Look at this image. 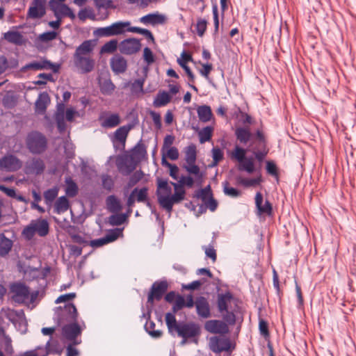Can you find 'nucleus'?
I'll return each mask as SVG.
<instances>
[{
    "instance_id": "f257e3e1",
    "label": "nucleus",
    "mask_w": 356,
    "mask_h": 356,
    "mask_svg": "<svg viewBox=\"0 0 356 356\" xmlns=\"http://www.w3.org/2000/svg\"><path fill=\"white\" fill-rule=\"evenodd\" d=\"M168 332L175 336V333L181 338H195L200 335V326L193 322L177 323L175 316L168 312L165 316Z\"/></svg>"
},
{
    "instance_id": "f03ea898",
    "label": "nucleus",
    "mask_w": 356,
    "mask_h": 356,
    "mask_svg": "<svg viewBox=\"0 0 356 356\" xmlns=\"http://www.w3.org/2000/svg\"><path fill=\"white\" fill-rule=\"evenodd\" d=\"M94 47L93 41L86 40L76 49L73 56L74 63L81 73H88L94 69L95 60L90 56Z\"/></svg>"
},
{
    "instance_id": "7ed1b4c3",
    "label": "nucleus",
    "mask_w": 356,
    "mask_h": 356,
    "mask_svg": "<svg viewBox=\"0 0 356 356\" xmlns=\"http://www.w3.org/2000/svg\"><path fill=\"white\" fill-rule=\"evenodd\" d=\"M59 316L60 323L64 321L72 322L63 326V334L69 340L74 339L81 333V328L76 323L78 313L76 307L71 303L65 305Z\"/></svg>"
},
{
    "instance_id": "20e7f679",
    "label": "nucleus",
    "mask_w": 356,
    "mask_h": 356,
    "mask_svg": "<svg viewBox=\"0 0 356 356\" xmlns=\"http://www.w3.org/2000/svg\"><path fill=\"white\" fill-rule=\"evenodd\" d=\"M26 145L31 153L40 154L47 149V140L42 134L38 131H32L26 137Z\"/></svg>"
},
{
    "instance_id": "39448f33",
    "label": "nucleus",
    "mask_w": 356,
    "mask_h": 356,
    "mask_svg": "<svg viewBox=\"0 0 356 356\" xmlns=\"http://www.w3.org/2000/svg\"><path fill=\"white\" fill-rule=\"evenodd\" d=\"M49 233V223L45 219L38 218L33 220L26 226L23 231L22 235L27 239L31 240L35 234L40 236H45Z\"/></svg>"
},
{
    "instance_id": "423d86ee",
    "label": "nucleus",
    "mask_w": 356,
    "mask_h": 356,
    "mask_svg": "<svg viewBox=\"0 0 356 356\" xmlns=\"http://www.w3.org/2000/svg\"><path fill=\"white\" fill-rule=\"evenodd\" d=\"M138 162L139 159H137L133 154H124L117 157L116 166L121 174L127 176L134 172Z\"/></svg>"
},
{
    "instance_id": "0eeeda50",
    "label": "nucleus",
    "mask_w": 356,
    "mask_h": 356,
    "mask_svg": "<svg viewBox=\"0 0 356 356\" xmlns=\"http://www.w3.org/2000/svg\"><path fill=\"white\" fill-rule=\"evenodd\" d=\"M129 22H118L111 26L98 28L93 31L95 36L98 38L111 37L123 33L125 28L129 26Z\"/></svg>"
},
{
    "instance_id": "6e6552de",
    "label": "nucleus",
    "mask_w": 356,
    "mask_h": 356,
    "mask_svg": "<svg viewBox=\"0 0 356 356\" xmlns=\"http://www.w3.org/2000/svg\"><path fill=\"white\" fill-rule=\"evenodd\" d=\"M185 191L181 189V191H176L173 195L162 194L158 192V201L160 205L170 213L175 204L179 203L184 199Z\"/></svg>"
},
{
    "instance_id": "1a4fd4ad",
    "label": "nucleus",
    "mask_w": 356,
    "mask_h": 356,
    "mask_svg": "<svg viewBox=\"0 0 356 356\" xmlns=\"http://www.w3.org/2000/svg\"><path fill=\"white\" fill-rule=\"evenodd\" d=\"M13 293V300L18 303H25L27 302L29 295V289L24 284L15 283L10 287Z\"/></svg>"
},
{
    "instance_id": "9d476101",
    "label": "nucleus",
    "mask_w": 356,
    "mask_h": 356,
    "mask_svg": "<svg viewBox=\"0 0 356 356\" xmlns=\"http://www.w3.org/2000/svg\"><path fill=\"white\" fill-rule=\"evenodd\" d=\"M47 0H33L28 10L27 17L40 19L46 14Z\"/></svg>"
},
{
    "instance_id": "9b49d317",
    "label": "nucleus",
    "mask_w": 356,
    "mask_h": 356,
    "mask_svg": "<svg viewBox=\"0 0 356 356\" xmlns=\"http://www.w3.org/2000/svg\"><path fill=\"white\" fill-rule=\"evenodd\" d=\"M141 47L140 40L136 38H128L119 44V50L122 54L131 55L138 52Z\"/></svg>"
},
{
    "instance_id": "f8f14e48",
    "label": "nucleus",
    "mask_w": 356,
    "mask_h": 356,
    "mask_svg": "<svg viewBox=\"0 0 356 356\" xmlns=\"http://www.w3.org/2000/svg\"><path fill=\"white\" fill-rule=\"evenodd\" d=\"M45 168V165L40 158L33 157L28 160L25 163L24 170L27 175H40Z\"/></svg>"
},
{
    "instance_id": "ddd939ff",
    "label": "nucleus",
    "mask_w": 356,
    "mask_h": 356,
    "mask_svg": "<svg viewBox=\"0 0 356 356\" xmlns=\"http://www.w3.org/2000/svg\"><path fill=\"white\" fill-rule=\"evenodd\" d=\"M122 234V231L120 229H114L109 231L104 237L92 240L90 243V246L92 248H99L106 244L115 241L120 234Z\"/></svg>"
},
{
    "instance_id": "4468645a",
    "label": "nucleus",
    "mask_w": 356,
    "mask_h": 356,
    "mask_svg": "<svg viewBox=\"0 0 356 356\" xmlns=\"http://www.w3.org/2000/svg\"><path fill=\"white\" fill-rule=\"evenodd\" d=\"M168 289V284L166 282H154L151 289V291L148 295L147 302L150 304L154 303V299L159 300L163 293Z\"/></svg>"
},
{
    "instance_id": "2eb2a0df",
    "label": "nucleus",
    "mask_w": 356,
    "mask_h": 356,
    "mask_svg": "<svg viewBox=\"0 0 356 356\" xmlns=\"http://www.w3.org/2000/svg\"><path fill=\"white\" fill-rule=\"evenodd\" d=\"M60 68V65L57 64H53L49 60H42L40 61H33L32 63L26 64L24 67V70H52L54 72H57Z\"/></svg>"
},
{
    "instance_id": "dca6fc26",
    "label": "nucleus",
    "mask_w": 356,
    "mask_h": 356,
    "mask_svg": "<svg viewBox=\"0 0 356 356\" xmlns=\"http://www.w3.org/2000/svg\"><path fill=\"white\" fill-rule=\"evenodd\" d=\"M209 347L213 353H220L222 351H228L231 348V343L227 339L213 337L209 340Z\"/></svg>"
},
{
    "instance_id": "f3484780",
    "label": "nucleus",
    "mask_w": 356,
    "mask_h": 356,
    "mask_svg": "<svg viewBox=\"0 0 356 356\" xmlns=\"http://www.w3.org/2000/svg\"><path fill=\"white\" fill-rule=\"evenodd\" d=\"M22 167V162L16 156L9 155L0 160V169L7 171H16Z\"/></svg>"
},
{
    "instance_id": "a211bd4d",
    "label": "nucleus",
    "mask_w": 356,
    "mask_h": 356,
    "mask_svg": "<svg viewBox=\"0 0 356 356\" xmlns=\"http://www.w3.org/2000/svg\"><path fill=\"white\" fill-rule=\"evenodd\" d=\"M204 328L207 331L213 334H226L229 328L225 323L218 320H210L206 322Z\"/></svg>"
},
{
    "instance_id": "6ab92c4d",
    "label": "nucleus",
    "mask_w": 356,
    "mask_h": 356,
    "mask_svg": "<svg viewBox=\"0 0 356 356\" xmlns=\"http://www.w3.org/2000/svg\"><path fill=\"white\" fill-rule=\"evenodd\" d=\"M195 307L199 316L203 318L211 316L209 303L204 297L200 296L196 298Z\"/></svg>"
},
{
    "instance_id": "aec40b11",
    "label": "nucleus",
    "mask_w": 356,
    "mask_h": 356,
    "mask_svg": "<svg viewBox=\"0 0 356 356\" xmlns=\"http://www.w3.org/2000/svg\"><path fill=\"white\" fill-rule=\"evenodd\" d=\"M110 63L112 70L115 74H122L127 70V60L119 54H116L112 57Z\"/></svg>"
},
{
    "instance_id": "412c9836",
    "label": "nucleus",
    "mask_w": 356,
    "mask_h": 356,
    "mask_svg": "<svg viewBox=\"0 0 356 356\" xmlns=\"http://www.w3.org/2000/svg\"><path fill=\"white\" fill-rule=\"evenodd\" d=\"M232 299L233 296L229 292L218 295L217 306L220 313L223 314L225 311L228 310V306Z\"/></svg>"
},
{
    "instance_id": "4be33fe9",
    "label": "nucleus",
    "mask_w": 356,
    "mask_h": 356,
    "mask_svg": "<svg viewBox=\"0 0 356 356\" xmlns=\"http://www.w3.org/2000/svg\"><path fill=\"white\" fill-rule=\"evenodd\" d=\"M263 196L261 193H257L255 196V204L258 210V213H265L270 215L272 213V206L269 201L266 200L264 205H262Z\"/></svg>"
},
{
    "instance_id": "5701e85b",
    "label": "nucleus",
    "mask_w": 356,
    "mask_h": 356,
    "mask_svg": "<svg viewBox=\"0 0 356 356\" xmlns=\"http://www.w3.org/2000/svg\"><path fill=\"white\" fill-rule=\"evenodd\" d=\"M50 103V98L47 92H42L39 95L35 106V111L38 113L43 114L47 109L48 104Z\"/></svg>"
},
{
    "instance_id": "b1692460",
    "label": "nucleus",
    "mask_w": 356,
    "mask_h": 356,
    "mask_svg": "<svg viewBox=\"0 0 356 356\" xmlns=\"http://www.w3.org/2000/svg\"><path fill=\"white\" fill-rule=\"evenodd\" d=\"M165 17L159 13H151L140 18V22L144 24H159L165 22Z\"/></svg>"
},
{
    "instance_id": "393cba45",
    "label": "nucleus",
    "mask_w": 356,
    "mask_h": 356,
    "mask_svg": "<svg viewBox=\"0 0 356 356\" xmlns=\"http://www.w3.org/2000/svg\"><path fill=\"white\" fill-rule=\"evenodd\" d=\"M102 123L101 126L104 128H113L120 123V118L118 114L114 113L103 118L101 117Z\"/></svg>"
},
{
    "instance_id": "a878e982",
    "label": "nucleus",
    "mask_w": 356,
    "mask_h": 356,
    "mask_svg": "<svg viewBox=\"0 0 356 356\" xmlns=\"http://www.w3.org/2000/svg\"><path fill=\"white\" fill-rule=\"evenodd\" d=\"M132 127L131 124L120 127L115 131V140L124 145L127 135Z\"/></svg>"
},
{
    "instance_id": "bb28decb",
    "label": "nucleus",
    "mask_w": 356,
    "mask_h": 356,
    "mask_svg": "<svg viewBox=\"0 0 356 356\" xmlns=\"http://www.w3.org/2000/svg\"><path fill=\"white\" fill-rule=\"evenodd\" d=\"M237 139L243 144H246L252 138V134L248 128L239 127L235 131Z\"/></svg>"
},
{
    "instance_id": "cd10ccee",
    "label": "nucleus",
    "mask_w": 356,
    "mask_h": 356,
    "mask_svg": "<svg viewBox=\"0 0 356 356\" xmlns=\"http://www.w3.org/2000/svg\"><path fill=\"white\" fill-rule=\"evenodd\" d=\"M13 247V241L6 238L3 234H0V256L7 255Z\"/></svg>"
},
{
    "instance_id": "c85d7f7f",
    "label": "nucleus",
    "mask_w": 356,
    "mask_h": 356,
    "mask_svg": "<svg viewBox=\"0 0 356 356\" xmlns=\"http://www.w3.org/2000/svg\"><path fill=\"white\" fill-rule=\"evenodd\" d=\"M3 38L8 42L18 45L22 44L24 42L23 35L17 31H8L4 33Z\"/></svg>"
},
{
    "instance_id": "c756f323",
    "label": "nucleus",
    "mask_w": 356,
    "mask_h": 356,
    "mask_svg": "<svg viewBox=\"0 0 356 356\" xmlns=\"http://www.w3.org/2000/svg\"><path fill=\"white\" fill-rule=\"evenodd\" d=\"M198 118L202 122H209L212 117L211 109L209 106L203 105L200 106L197 109Z\"/></svg>"
},
{
    "instance_id": "7c9ffc66",
    "label": "nucleus",
    "mask_w": 356,
    "mask_h": 356,
    "mask_svg": "<svg viewBox=\"0 0 356 356\" xmlns=\"http://www.w3.org/2000/svg\"><path fill=\"white\" fill-rule=\"evenodd\" d=\"M70 207L69 201L65 196H61L57 199L54 205L55 211L60 214L65 212Z\"/></svg>"
},
{
    "instance_id": "2f4dec72",
    "label": "nucleus",
    "mask_w": 356,
    "mask_h": 356,
    "mask_svg": "<svg viewBox=\"0 0 356 356\" xmlns=\"http://www.w3.org/2000/svg\"><path fill=\"white\" fill-rule=\"evenodd\" d=\"M65 193L68 197H73L78 193V186L76 184L70 177L65 178Z\"/></svg>"
},
{
    "instance_id": "473e14b6",
    "label": "nucleus",
    "mask_w": 356,
    "mask_h": 356,
    "mask_svg": "<svg viewBox=\"0 0 356 356\" xmlns=\"http://www.w3.org/2000/svg\"><path fill=\"white\" fill-rule=\"evenodd\" d=\"M171 97L167 92L163 91L158 93L156 98L154 102V105L156 107L165 106L170 102Z\"/></svg>"
},
{
    "instance_id": "72a5a7b5",
    "label": "nucleus",
    "mask_w": 356,
    "mask_h": 356,
    "mask_svg": "<svg viewBox=\"0 0 356 356\" xmlns=\"http://www.w3.org/2000/svg\"><path fill=\"white\" fill-rule=\"evenodd\" d=\"M106 203L108 209L111 212H118L122 209V206L120 201L114 195L108 196L106 200Z\"/></svg>"
},
{
    "instance_id": "f704fd0d",
    "label": "nucleus",
    "mask_w": 356,
    "mask_h": 356,
    "mask_svg": "<svg viewBox=\"0 0 356 356\" xmlns=\"http://www.w3.org/2000/svg\"><path fill=\"white\" fill-rule=\"evenodd\" d=\"M101 92L106 95H110L115 90V86L110 79H105L100 81Z\"/></svg>"
},
{
    "instance_id": "c9c22d12",
    "label": "nucleus",
    "mask_w": 356,
    "mask_h": 356,
    "mask_svg": "<svg viewBox=\"0 0 356 356\" xmlns=\"http://www.w3.org/2000/svg\"><path fill=\"white\" fill-rule=\"evenodd\" d=\"M239 170H245L250 174L254 172L255 170V167L253 158H246L245 160L241 162Z\"/></svg>"
},
{
    "instance_id": "e433bc0d",
    "label": "nucleus",
    "mask_w": 356,
    "mask_h": 356,
    "mask_svg": "<svg viewBox=\"0 0 356 356\" xmlns=\"http://www.w3.org/2000/svg\"><path fill=\"white\" fill-rule=\"evenodd\" d=\"M186 163H195L196 161V147L194 145H191L186 148Z\"/></svg>"
},
{
    "instance_id": "4c0bfd02",
    "label": "nucleus",
    "mask_w": 356,
    "mask_h": 356,
    "mask_svg": "<svg viewBox=\"0 0 356 356\" xmlns=\"http://www.w3.org/2000/svg\"><path fill=\"white\" fill-rule=\"evenodd\" d=\"M61 15L67 16L71 18H74L75 17L71 9L67 5L63 3H60V5L58 6L56 14H55V16L57 18H60Z\"/></svg>"
},
{
    "instance_id": "58836bf2",
    "label": "nucleus",
    "mask_w": 356,
    "mask_h": 356,
    "mask_svg": "<svg viewBox=\"0 0 356 356\" xmlns=\"http://www.w3.org/2000/svg\"><path fill=\"white\" fill-rule=\"evenodd\" d=\"M155 323L153 321L147 322L145 329L147 332L153 338L159 339L161 337L163 332L161 330H154Z\"/></svg>"
},
{
    "instance_id": "ea45409f",
    "label": "nucleus",
    "mask_w": 356,
    "mask_h": 356,
    "mask_svg": "<svg viewBox=\"0 0 356 356\" xmlns=\"http://www.w3.org/2000/svg\"><path fill=\"white\" fill-rule=\"evenodd\" d=\"M183 167L189 174L195 175L197 178L200 179L202 177L200 168L195 165V163H186Z\"/></svg>"
},
{
    "instance_id": "a19ab883",
    "label": "nucleus",
    "mask_w": 356,
    "mask_h": 356,
    "mask_svg": "<svg viewBox=\"0 0 356 356\" xmlns=\"http://www.w3.org/2000/svg\"><path fill=\"white\" fill-rule=\"evenodd\" d=\"M213 129L211 127H206L203 128L198 134L200 137V143H204L209 141L211 138Z\"/></svg>"
},
{
    "instance_id": "79ce46f5",
    "label": "nucleus",
    "mask_w": 356,
    "mask_h": 356,
    "mask_svg": "<svg viewBox=\"0 0 356 356\" xmlns=\"http://www.w3.org/2000/svg\"><path fill=\"white\" fill-rule=\"evenodd\" d=\"M127 220V215L124 213L113 214L109 217V223L111 225H120Z\"/></svg>"
},
{
    "instance_id": "37998d69",
    "label": "nucleus",
    "mask_w": 356,
    "mask_h": 356,
    "mask_svg": "<svg viewBox=\"0 0 356 356\" xmlns=\"http://www.w3.org/2000/svg\"><path fill=\"white\" fill-rule=\"evenodd\" d=\"M143 172L141 170L136 171L129 178L127 184V188H131L134 186L138 181L143 177Z\"/></svg>"
},
{
    "instance_id": "c03bdc74",
    "label": "nucleus",
    "mask_w": 356,
    "mask_h": 356,
    "mask_svg": "<svg viewBox=\"0 0 356 356\" xmlns=\"http://www.w3.org/2000/svg\"><path fill=\"white\" fill-rule=\"evenodd\" d=\"M58 193V188L54 187L48 189L44 193V197L47 204H51L55 198L57 197Z\"/></svg>"
},
{
    "instance_id": "a18cd8bd",
    "label": "nucleus",
    "mask_w": 356,
    "mask_h": 356,
    "mask_svg": "<svg viewBox=\"0 0 356 356\" xmlns=\"http://www.w3.org/2000/svg\"><path fill=\"white\" fill-rule=\"evenodd\" d=\"M260 181H261L260 177L254 178V179H245V178L239 177L237 178L238 184L243 185L245 187L257 185L260 183Z\"/></svg>"
},
{
    "instance_id": "49530a36",
    "label": "nucleus",
    "mask_w": 356,
    "mask_h": 356,
    "mask_svg": "<svg viewBox=\"0 0 356 356\" xmlns=\"http://www.w3.org/2000/svg\"><path fill=\"white\" fill-rule=\"evenodd\" d=\"M118 48V41L117 40H111L109 42L105 43L102 49H101V53H113Z\"/></svg>"
},
{
    "instance_id": "de8ad7c7",
    "label": "nucleus",
    "mask_w": 356,
    "mask_h": 356,
    "mask_svg": "<svg viewBox=\"0 0 356 356\" xmlns=\"http://www.w3.org/2000/svg\"><path fill=\"white\" fill-rule=\"evenodd\" d=\"M158 192H161L162 194H171V188L168 186V183L166 180L159 179L157 180Z\"/></svg>"
},
{
    "instance_id": "09e8293b",
    "label": "nucleus",
    "mask_w": 356,
    "mask_h": 356,
    "mask_svg": "<svg viewBox=\"0 0 356 356\" xmlns=\"http://www.w3.org/2000/svg\"><path fill=\"white\" fill-rule=\"evenodd\" d=\"M223 191L226 195L231 197H237L241 195V192L234 188L229 187L228 182L223 183Z\"/></svg>"
},
{
    "instance_id": "8fccbe9b",
    "label": "nucleus",
    "mask_w": 356,
    "mask_h": 356,
    "mask_svg": "<svg viewBox=\"0 0 356 356\" xmlns=\"http://www.w3.org/2000/svg\"><path fill=\"white\" fill-rule=\"evenodd\" d=\"M127 31L129 32L142 34V35H145V37H147L148 39H150L151 40H154V37H153L152 33L147 29L134 26V27L128 28Z\"/></svg>"
},
{
    "instance_id": "3c124183",
    "label": "nucleus",
    "mask_w": 356,
    "mask_h": 356,
    "mask_svg": "<svg viewBox=\"0 0 356 356\" xmlns=\"http://www.w3.org/2000/svg\"><path fill=\"white\" fill-rule=\"evenodd\" d=\"M57 36V33L55 31H48L38 35V40L42 42H48L54 40Z\"/></svg>"
},
{
    "instance_id": "603ef678",
    "label": "nucleus",
    "mask_w": 356,
    "mask_h": 356,
    "mask_svg": "<svg viewBox=\"0 0 356 356\" xmlns=\"http://www.w3.org/2000/svg\"><path fill=\"white\" fill-rule=\"evenodd\" d=\"M245 149L238 146H236L234 152L232 153V156L241 163L247 158L245 157Z\"/></svg>"
},
{
    "instance_id": "864d4df0",
    "label": "nucleus",
    "mask_w": 356,
    "mask_h": 356,
    "mask_svg": "<svg viewBox=\"0 0 356 356\" xmlns=\"http://www.w3.org/2000/svg\"><path fill=\"white\" fill-rule=\"evenodd\" d=\"M177 63L186 72L189 81L193 82L195 80V75L191 70L190 67L187 65V64L185 63L184 60H183V59H177Z\"/></svg>"
},
{
    "instance_id": "5fc2aeb1",
    "label": "nucleus",
    "mask_w": 356,
    "mask_h": 356,
    "mask_svg": "<svg viewBox=\"0 0 356 356\" xmlns=\"http://www.w3.org/2000/svg\"><path fill=\"white\" fill-rule=\"evenodd\" d=\"M207 20L199 19L196 24V30L199 36L202 37L207 29Z\"/></svg>"
},
{
    "instance_id": "6e6d98bb",
    "label": "nucleus",
    "mask_w": 356,
    "mask_h": 356,
    "mask_svg": "<svg viewBox=\"0 0 356 356\" xmlns=\"http://www.w3.org/2000/svg\"><path fill=\"white\" fill-rule=\"evenodd\" d=\"M196 195L203 201H206L211 195L210 186H207L204 188L198 191Z\"/></svg>"
},
{
    "instance_id": "4d7b16f0",
    "label": "nucleus",
    "mask_w": 356,
    "mask_h": 356,
    "mask_svg": "<svg viewBox=\"0 0 356 356\" xmlns=\"http://www.w3.org/2000/svg\"><path fill=\"white\" fill-rule=\"evenodd\" d=\"M212 157L213 160V165H216L222 159L223 153L218 147H213L212 149Z\"/></svg>"
},
{
    "instance_id": "13d9d810",
    "label": "nucleus",
    "mask_w": 356,
    "mask_h": 356,
    "mask_svg": "<svg viewBox=\"0 0 356 356\" xmlns=\"http://www.w3.org/2000/svg\"><path fill=\"white\" fill-rule=\"evenodd\" d=\"M137 193H138V188H136L133 190V191L131 193V194L128 197L127 205L129 207L128 213H131L132 212L131 208L134 207V205L135 204L136 195Z\"/></svg>"
},
{
    "instance_id": "bf43d9fd",
    "label": "nucleus",
    "mask_w": 356,
    "mask_h": 356,
    "mask_svg": "<svg viewBox=\"0 0 356 356\" xmlns=\"http://www.w3.org/2000/svg\"><path fill=\"white\" fill-rule=\"evenodd\" d=\"M222 318L225 322L230 325H234L236 322V316L232 312L225 311L222 314Z\"/></svg>"
},
{
    "instance_id": "052dcab7",
    "label": "nucleus",
    "mask_w": 356,
    "mask_h": 356,
    "mask_svg": "<svg viewBox=\"0 0 356 356\" xmlns=\"http://www.w3.org/2000/svg\"><path fill=\"white\" fill-rule=\"evenodd\" d=\"M178 182H179L182 186H186L191 188L193 186L194 180L191 177L181 176L179 178Z\"/></svg>"
},
{
    "instance_id": "680f3d73",
    "label": "nucleus",
    "mask_w": 356,
    "mask_h": 356,
    "mask_svg": "<svg viewBox=\"0 0 356 356\" xmlns=\"http://www.w3.org/2000/svg\"><path fill=\"white\" fill-rule=\"evenodd\" d=\"M98 8H109L113 7L112 0H93Z\"/></svg>"
},
{
    "instance_id": "e2e57ef3",
    "label": "nucleus",
    "mask_w": 356,
    "mask_h": 356,
    "mask_svg": "<svg viewBox=\"0 0 356 356\" xmlns=\"http://www.w3.org/2000/svg\"><path fill=\"white\" fill-rule=\"evenodd\" d=\"M76 296V294L74 293H67L64 295L60 296L55 301L56 304L60 303V302H69L74 299Z\"/></svg>"
},
{
    "instance_id": "0e129e2a",
    "label": "nucleus",
    "mask_w": 356,
    "mask_h": 356,
    "mask_svg": "<svg viewBox=\"0 0 356 356\" xmlns=\"http://www.w3.org/2000/svg\"><path fill=\"white\" fill-rule=\"evenodd\" d=\"M166 156L171 160H177L179 158V152L177 147H171L170 148H168Z\"/></svg>"
},
{
    "instance_id": "69168bd1",
    "label": "nucleus",
    "mask_w": 356,
    "mask_h": 356,
    "mask_svg": "<svg viewBox=\"0 0 356 356\" xmlns=\"http://www.w3.org/2000/svg\"><path fill=\"white\" fill-rule=\"evenodd\" d=\"M143 58H144V60L148 64L152 63L154 61L152 51L148 47H145L143 50Z\"/></svg>"
},
{
    "instance_id": "338daca9",
    "label": "nucleus",
    "mask_w": 356,
    "mask_h": 356,
    "mask_svg": "<svg viewBox=\"0 0 356 356\" xmlns=\"http://www.w3.org/2000/svg\"><path fill=\"white\" fill-rule=\"evenodd\" d=\"M174 141H175L174 136L167 135L164 138L162 151L163 152L165 149L170 148L171 147L170 146L173 144Z\"/></svg>"
},
{
    "instance_id": "774afa93",
    "label": "nucleus",
    "mask_w": 356,
    "mask_h": 356,
    "mask_svg": "<svg viewBox=\"0 0 356 356\" xmlns=\"http://www.w3.org/2000/svg\"><path fill=\"white\" fill-rule=\"evenodd\" d=\"M249 150L252 152L256 159H258L259 161H261L266 155L265 153L257 150V147H254V142H252L250 143L249 146Z\"/></svg>"
}]
</instances>
